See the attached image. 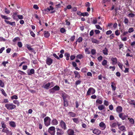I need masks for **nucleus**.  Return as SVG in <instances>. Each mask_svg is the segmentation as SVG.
<instances>
[{"instance_id": "nucleus-44", "label": "nucleus", "mask_w": 135, "mask_h": 135, "mask_svg": "<svg viewBox=\"0 0 135 135\" xmlns=\"http://www.w3.org/2000/svg\"><path fill=\"white\" fill-rule=\"evenodd\" d=\"M13 103L15 104H17L18 105L19 104V102L17 100H14L13 101Z\"/></svg>"}, {"instance_id": "nucleus-7", "label": "nucleus", "mask_w": 135, "mask_h": 135, "mask_svg": "<svg viewBox=\"0 0 135 135\" xmlns=\"http://www.w3.org/2000/svg\"><path fill=\"white\" fill-rule=\"evenodd\" d=\"M53 60L49 57H47L46 60V64L48 65H50L52 63Z\"/></svg>"}, {"instance_id": "nucleus-63", "label": "nucleus", "mask_w": 135, "mask_h": 135, "mask_svg": "<svg viewBox=\"0 0 135 135\" xmlns=\"http://www.w3.org/2000/svg\"><path fill=\"white\" fill-rule=\"evenodd\" d=\"M5 12L7 14H9L10 13V11L8 10L7 8L5 9Z\"/></svg>"}, {"instance_id": "nucleus-30", "label": "nucleus", "mask_w": 135, "mask_h": 135, "mask_svg": "<svg viewBox=\"0 0 135 135\" xmlns=\"http://www.w3.org/2000/svg\"><path fill=\"white\" fill-rule=\"evenodd\" d=\"M0 91L2 92V93L3 95L5 97L7 96V95L5 92V91L3 89H1Z\"/></svg>"}, {"instance_id": "nucleus-3", "label": "nucleus", "mask_w": 135, "mask_h": 135, "mask_svg": "<svg viewBox=\"0 0 135 135\" xmlns=\"http://www.w3.org/2000/svg\"><path fill=\"white\" fill-rule=\"evenodd\" d=\"M51 119L48 117H47L44 119V124L46 126H48L50 124Z\"/></svg>"}, {"instance_id": "nucleus-36", "label": "nucleus", "mask_w": 135, "mask_h": 135, "mask_svg": "<svg viewBox=\"0 0 135 135\" xmlns=\"http://www.w3.org/2000/svg\"><path fill=\"white\" fill-rule=\"evenodd\" d=\"M112 84L111 85V87L112 88V89L113 90H115L116 89V87L114 85V84L113 82L111 83Z\"/></svg>"}, {"instance_id": "nucleus-9", "label": "nucleus", "mask_w": 135, "mask_h": 135, "mask_svg": "<svg viewBox=\"0 0 135 135\" xmlns=\"http://www.w3.org/2000/svg\"><path fill=\"white\" fill-rule=\"evenodd\" d=\"M18 13L17 12H14L13 13L12 15V18L14 20L16 21H18Z\"/></svg>"}, {"instance_id": "nucleus-25", "label": "nucleus", "mask_w": 135, "mask_h": 135, "mask_svg": "<svg viewBox=\"0 0 135 135\" xmlns=\"http://www.w3.org/2000/svg\"><path fill=\"white\" fill-rule=\"evenodd\" d=\"M128 102L131 104L135 105V101L134 100H128Z\"/></svg>"}, {"instance_id": "nucleus-39", "label": "nucleus", "mask_w": 135, "mask_h": 135, "mask_svg": "<svg viewBox=\"0 0 135 135\" xmlns=\"http://www.w3.org/2000/svg\"><path fill=\"white\" fill-rule=\"evenodd\" d=\"M81 71L83 73H85L87 71V70L86 68H84L81 69Z\"/></svg>"}, {"instance_id": "nucleus-38", "label": "nucleus", "mask_w": 135, "mask_h": 135, "mask_svg": "<svg viewBox=\"0 0 135 135\" xmlns=\"http://www.w3.org/2000/svg\"><path fill=\"white\" fill-rule=\"evenodd\" d=\"M129 119V118H128ZM129 121L130 123L132 124H134V120L132 118L129 119Z\"/></svg>"}, {"instance_id": "nucleus-52", "label": "nucleus", "mask_w": 135, "mask_h": 135, "mask_svg": "<svg viewBox=\"0 0 135 135\" xmlns=\"http://www.w3.org/2000/svg\"><path fill=\"white\" fill-rule=\"evenodd\" d=\"M18 72L21 75H24L25 74V73L24 72L20 70H18Z\"/></svg>"}, {"instance_id": "nucleus-49", "label": "nucleus", "mask_w": 135, "mask_h": 135, "mask_svg": "<svg viewBox=\"0 0 135 135\" xmlns=\"http://www.w3.org/2000/svg\"><path fill=\"white\" fill-rule=\"evenodd\" d=\"M9 102L8 100L7 99H5L3 100V101L2 102V103H7Z\"/></svg>"}, {"instance_id": "nucleus-16", "label": "nucleus", "mask_w": 135, "mask_h": 135, "mask_svg": "<svg viewBox=\"0 0 135 135\" xmlns=\"http://www.w3.org/2000/svg\"><path fill=\"white\" fill-rule=\"evenodd\" d=\"M9 123V126L15 128L16 126V123L13 121H11Z\"/></svg>"}, {"instance_id": "nucleus-6", "label": "nucleus", "mask_w": 135, "mask_h": 135, "mask_svg": "<svg viewBox=\"0 0 135 135\" xmlns=\"http://www.w3.org/2000/svg\"><path fill=\"white\" fill-rule=\"evenodd\" d=\"M59 87L57 85H56L53 88L51 89L50 91L51 92L54 93L55 91L59 90Z\"/></svg>"}, {"instance_id": "nucleus-58", "label": "nucleus", "mask_w": 135, "mask_h": 135, "mask_svg": "<svg viewBox=\"0 0 135 135\" xmlns=\"http://www.w3.org/2000/svg\"><path fill=\"white\" fill-rule=\"evenodd\" d=\"M97 18H95L93 20V23L94 24H96L97 22Z\"/></svg>"}, {"instance_id": "nucleus-51", "label": "nucleus", "mask_w": 135, "mask_h": 135, "mask_svg": "<svg viewBox=\"0 0 135 135\" xmlns=\"http://www.w3.org/2000/svg\"><path fill=\"white\" fill-rule=\"evenodd\" d=\"M6 134L7 135H12V133L11 131L8 130Z\"/></svg>"}, {"instance_id": "nucleus-23", "label": "nucleus", "mask_w": 135, "mask_h": 135, "mask_svg": "<svg viewBox=\"0 0 135 135\" xmlns=\"http://www.w3.org/2000/svg\"><path fill=\"white\" fill-rule=\"evenodd\" d=\"M50 33L48 31H45L44 32V36L45 37H49L50 36Z\"/></svg>"}, {"instance_id": "nucleus-12", "label": "nucleus", "mask_w": 135, "mask_h": 135, "mask_svg": "<svg viewBox=\"0 0 135 135\" xmlns=\"http://www.w3.org/2000/svg\"><path fill=\"white\" fill-rule=\"evenodd\" d=\"M99 126L102 128V130H104L106 128L105 124L103 122H102L99 123Z\"/></svg>"}, {"instance_id": "nucleus-11", "label": "nucleus", "mask_w": 135, "mask_h": 135, "mask_svg": "<svg viewBox=\"0 0 135 135\" xmlns=\"http://www.w3.org/2000/svg\"><path fill=\"white\" fill-rule=\"evenodd\" d=\"M74 131L71 129H69L67 131V133L68 135H76L74 134Z\"/></svg>"}, {"instance_id": "nucleus-8", "label": "nucleus", "mask_w": 135, "mask_h": 135, "mask_svg": "<svg viewBox=\"0 0 135 135\" xmlns=\"http://www.w3.org/2000/svg\"><path fill=\"white\" fill-rule=\"evenodd\" d=\"M56 129L57 130L56 134L57 135H61L63 134L64 132L62 129L59 128H56Z\"/></svg>"}, {"instance_id": "nucleus-5", "label": "nucleus", "mask_w": 135, "mask_h": 135, "mask_svg": "<svg viewBox=\"0 0 135 135\" xmlns=\"http://www.w3.org/2000/svg\"><path fill=\"white\" fill-rule=\"evenodd\" d=\"M60 125L61 127L64 130L66 129V127L65 123L63 120H61L60 123Z\"/></svg>"}, {"instance_id": "nucleus-59", "label": "nucleus", "mask_w": 135, "mask_h": 135, "mask_svg": "<svg viewBox=\"0 0 135 135\" xmlns=\"http://www.w3.org/2000/svg\"><path fill=\"white\" fill-rule=\"evenodd\" d=\"M85 6L87 7H89L90 5V3L89 2H86L85 4Z\"/></svg>"}, {"instance_id": "nucleus-41", "label": "nucleus", "mask_w": 135, "mask_h": 135, "mask_svg": "<svg viewBox=\"0 0 135 135\" xmlns=\"http://www.w3.org/2000/svg\"><path fill=\"white\" fill-rule=\"evenodd\" d=\"M11 98L12 99H17L18 98L17 96L16 95H14L12 96V97H11Z\"/></svg>"}, {"instance_id": "nucleus-48", "label": "nucleus", "mask_w": 135, "mask_h": 135, "mask_svg": "<svg viewBox=\"0 0 135 135\" xmlns=\"http://www.w3.org/2000/svg\"><path fill=\"white\" fill-rule=\"evenodd\" d=\"M134 31V30L133 28H129L128 31V32L129 33H131Z\"/></svg>"}, {"instance_id": "nucleus-24", "label": "nucleus", "mask_w": 135, "mask_h": 135, "mask_svg": "<svg viewBox=\"0 0 135 135\" xmlns=\"http://www.w3.org/2000/svg\"><path fill=\"white\" fill-rule=\"evenodd\" d=\"M50 83H48L43 86L42 87L46 89H48L49 88V87L50 86Z\"/></svg>"}, {"instance_id": "nucleus-26", "label": "nucleus", "mask_w": 135, "mask_h": 135, "mask_svg": "<svg viewBox=\"0 0 135 135\" xmlns=\"http://www.w3.org/2000/svg\"><path fill=\"white\" fill-rule=\"evenodd\" d=\"M1 17L2 18L5 19L6 20H10V17H8L7 16L3 15H1Z\"/></svg>"}, {"instance_id": "nucleus-31", "label": "nucleus", "mask_w": 135, "mask_h": 135, "mask_svg": "<svg viewBox=\"0 0 135 135\" xmlns=\"http://www.w3.org/2000/svg\"><path fill=\"white\" fill-rule=\"evenodd\" d=\"M107 61L106 60H104L102 62V64L103 66H105L107 65Z\"/></svg>"}, {"instance_id": "nucleus-57", "label": "nucleus", "mask_w": 135, "mask_h": 135, "mask_svg": "<svg viewBox=\"0 0 135 135\" xmlns=\"http://www.w3.org/2000/svg\"><path fill=\"white\" fill-rule=\"evenodd\" d=\"M122 40L123 41H126L127 40V38L126 37H123L122 36H121Z\"/></svg>"}, {"instance_id": "nucleus-14", "label": "nucleus", "mask_w": 135, "mask_h": 135, "mask_svg": "<svg viewBox=\"0 0 135 135\" xmlns=\"http://www.w3.org/2000/svg\"><path fill=\"white\" fill-rule=\"evenodd\" d=\"M58 123V121L55 119H53L52 121L51 124L53 125H56Z\"/></svg>"}, {"instance_id": "nucleus-62", "label": "nucleus", "mask_w": 135, "mask_h": 135, "mask_svg": "<svg viewBox=\"0 0 135 135\" xmlns=\"http://www.w3.org/2000/svg\"><path fill=\"white\" fill-rule=\"evenodd\" d=\"M115 35L117 36H118L120 34V32H119V31L118 30H117L115 31Z\"/></svg>"}, {"instance_id": "nucleus-33", "label": "nucleus", "mask_w": 135, "mask_h": 135, "mask_svg": "<svg viewBox=\"0 0 135 135\" xmlns=\"http://www.w3.org/2000/svg\"><path fill=\"white\" fill-rule=\"evenodd\" d=\"M118 65L119 68L122 70H123V65L122 64L120 63L119 62H118Z\"/></svg>"}, {"instance_id": "nucleus-22", "label": "nucleus", "mask_w": 135, "mask_h": 135, "mask_svg": "<svg viewBox=\"0 0 135 135\" xmlns=\"http://www.w3.org/2000/svg\"><path fill=\"white\" fill-rule=\"evenodd\" d=\"M91 41L92 42L95 44H98L100 43V41L94 38H91Z\"/></svg>"}, {"instance_id": "nucleus-4", "label": "nucleus", "mask_w": 135, "mask_h": 135, "mask_svg": "<svg viewBox=\"0 0 135 135\" xmlns=\"http://www.w3.org/2000/svg\"><path fill=\"white\" fill-rule=\"evenodd\" d=\"M95 92V90L93 88H90L88 90L87 93V95H90L94 94Z\"/></svg>"}, {"instance_id": "nucleus-50", "label": "nucleus", "mask_w": 135, "mask_h": 135, "mask_svg": "<svg viewBox=\"0 0 135 135\" xmlns=\"http://www.w3.org/2000/svg\"><path fill=\"white\" fill-rule=\"evenodd\" d=\"M18 45L19 47H21L22 46V44L21 42H18Z\"/></svg>"}, {"instance_id": "nucleus-42", "label": "nucleus", "mask_w": 135, "mask_h": 135, "mask_svg": "<svg viewBox=\"0 0 135 135\" xmlns=\"http://www.w3.org/2000/svg\"><path fill=\"white\" fill-rule=\"evenodd\" d=\"M71 8H72V6H71V5H68V6H67L66 8H65V9H64L65 11L67 9H70Z\"/></svg>"}, {"instance_id": "nucleus-17", "label": "nucleus", "mask_w": 135, "mask_h": 135, "mask_svg": "<svg viewBox=\"0 0 135 135\" xmlns=\"http://www.w3.org/2000/svg\"><path fill=\"white\" fill-rule=\"evenodd\" d=\"M119 116L123 120H124L126 117V115L123 113L120 114Z\"/></svg>"}, {"instance_id": "nucleus-29", "label": "nucleus", "mask_w": 135, "mask_h": 135, "mask_svg": "<svg viewBox=\"0 0 135 135\" xmlns=\"http://www.w3.org/2000/svg\"><path fill=\"white\" fill-rule=\"evenodd\" d=\"M80 15H81L83 16H88L89 15V13L87 12H86L84 13H81V12H80Z\"/></svg>"}, {"instance_id": "nucleus-64", "label": "nucleus", "mask_w": 135, "mask_h": 135, "mask_svg": "<svg viewBox=\"0 0 135 135\" xmlns=\"http://www.w3.org/2000/svg\"><path fill=\"white\" fill-rule=\"evenodd\" d=\"M23 18V16L22 15H18V18L19 19H22Z\"/></svg>"}, {"instance_id": "nucleus-13", "label": "nucleus", "mask_w": 135, "mask_h": 135, "mask_svg": "<svg viewBox=\"0 0 135 135\" xmlns=\"http://www.w3.org/2000/svg\"><path fill=\"white\" fill-rule=\"evenodd\" d=\"M93 132L94 133L97 135L100 134L101 133V131L97 129H95L93 131Z\"/></svg>"}, {"instance_id": "nucleus-20", "label": "nucleus", "mask_w": 135, "mask_h": 135, "mask_svg": "<svg viewBox=\"0 0 135 135\" xmlns=\"http://www.w3.org/2000/svg\"><path fill=\"white\" fill-rule=\"evenodd\" d=\"M68 115L72 117H75L76 114L73 112H69L68 113Z\"/></svg>"}, {"instance_id": "nucleus-32", "label": "nucleus", "mask_w": 135, "mask_h": 135, "mask_svg": "<svg viewBox=\"0 0 135 135\" xmlns=\"http://www.w3.org/2000/svg\"><path fill=\"white\" fill-rule=\"evenodd\" d=\"M76 57L77 59H81L83 57V56L82 55L80 54L77 55Z\"/></svg>"}, {"instance_id": "nucleus-61", "label": "nucleus", "mask_w": 135, "mask_h": 135, "mask_svg": "<svg viewBox=\"0 0 135 135\" xmlns=\"http://www.w3.org/2000/svg\"><path fill=\"white\" fill-rule=\"evenodd\" d=\"M82 38L81 37H79L77 41L79 42H80L82 41Z\"/></svg>"}, {"instance_id": "nucleus-28", "label": "nucleus", "mask_w": 135, "mask_h": 135, "mask_svg": "<svg viewBox=\"0 0 135 135\" xmlns=\"http://www.w3.org/2000/svg\"><path fill=\"white\" fill-rule=\"evenodd\" d=\"M108 50L106 48H105L104 49L103 51V54L105 55H107Z\"/></svg>"}, {"instance_id": "nucleus-2", "label": "nucleus", "mask_w": 135, "mask_h": 135, "mask_svg": "<svg viewBox=\"0 0 135 135\" xmlns=\"http://www.w3.org/2000/svg\"><path fill=\"white\" fill-rule=\"evenodd\" d=\"M48 131L51 135H55V127L54 126L50 127L48 129Z\"/></svg>"}, {"instance_id": "nucleus-53", "label": "nucleus", "mask_w": 135, "mask_h": 135, "mask_svg": "<svg viewBox=\"0 0 135 135\" xmlns=\"http://www.w3.org/2000/svg\"><path fill=\"white\" fill-rule=\"evenodd\" d=\"M91 53L92 55H94L96 53V50L94 49L91 50Z\"/></svg>"}, {"instance_id": "nucleus-40", "label": "nucleus", "mask_w": 135, "mask_h": 135, "mask_svg": "<svg viewBox=\"0 0 135 135\" xmlns=\"http://www.w3.org/2000/svg\"><path fill=\"white\" fill-rule=\"evenodd\" d=\"M8 128L6 127L5 128H3L2 130V132L7 133L8 131Z\"/></svg>"}, {"instance_id": "nucleus-1", "label": "nucleus", "mask_w": 135, "mask_h": 135, "mask_svg": "<svg viewBox=\"0 0 135 135\" xmlns=\"http://www.w3.org/2000/svg\"><path fill=\"white\" fill-rule=\"evenodd\" d=\"M5 107L9 110H12L16 108V106L13 103H7L5 105Z\"/></svg>"}, {"instance_id": "nucleus-21", "label": "nucleus", "mask_w": 135, "mask_h": 135, "mask_svg": "<svg viewBox=\"0 0 135 135\" xmlns=\"http://www.w3.org/2000/svg\"><path fill=\"white\" fill-rule=\"evenodd\" d=\"M54 9L53 8V7L51 6L49 8H48L47 9H45L44 10H42V11H43V12L44 11H47V12L51 10H53Z\"/></svg>"}, {"instance_id": "nucleus-45", "label": "nucleus", "mask_w": 135, "mask_h": 135, "mask_svg": "<svg viewBox=\"0 0 135 135\" xmlns=\"http://www.w3.org/2000/svg\"><path fill=\"white\" fill-rule=\"evenodd\" d=\"M2 127L3 128H6V125L4 124V122H2L1 123Z\"/></svg>"}, {"instance_id": "nucleus-60", "label": "nucleus", "mask_w": 135, "mask_h": 135, "mask_svg": "<svg viewBox=\"0 0 135 135\" xmlns=\"http://www.w3.org/2000/svg\"><path fill=\"white\" fill-rule=\"evenodd\" d=\"M53 56L55 58H56L58 59H59V57L58 56L56 55V54L55 53H54L53 54Z\"/></svg>"}, {"instance_id": "nucleus-15", "label": "nucleus", "mask_w": 135, "mask_h": 135, "mask_svg": "<svg viewBox=\"0 0 135 135\" xmlns=\"http://www.w3.org/2000/svg\"><path fill=\"white\" fill-rule=\"evenodd\" d=\"M118 128L120 130L123 132H125L126 131L125 127L124 126L119 127Z\"/></svg>"}, {"instance_id": "nucleus-54", "label": "nucleus", "mask_w": 135, "mask_h": 135, "mask_svg": "<svg viewBox=\"0 0 135 135\" xmlns=\"http://www.w3.org/2000/svg\"><path fill=\"white\" fill-rule=\"evenodd\" d=\"M115 66H110L109 67V69H111L112 71H114L115 69Z\"/></svg>"}, {"instance_id": "nucleus-43", "label": "nucleus", "mask_w": 135, "mask_h": 135, "mask_svg": "<svg viewBox=\"0 0 135 135\" xmlns=\"http://www.w3.org/2000/svg\"><path fill=\"white\" fill-rule=\"evenodd\" d=\"M96 103L99 104H101L102 103V100L99 99H98L96 101Z\"/></svg>"}, {"instance_id": "nucleus-37", "label": "nucleus", "mask_w": 135, "mask_h": 135, "mask_svg": "<svg viewBox=\"0 0 135 135\" xmlns=\"http://www.w3.org/2000/svg\"><path fill=\"white\" fill-rule=\"evenodd\" d=\"M63 99H64V105L65 106L67 107L68 105V102L64 98H63Z\"/></svg>"}, {"instance_id": "nucleus-10", "label": "nucleus", "mask_w": 135, "mask_h": 135, "mask_svg": "<svg viewBox=\"0 0 135 135\" xmlns=\"http://www.w3.org/2000/svg\"><path fill=\"white\" fill-rule=\"evenodd\" d=\"M110 59L113 65H114L117 64L118 60L116 58L112 57Z\"/></svg>"}, {"instance_id": "nucleus-46", "label": "nucleus", "mask_w": 135, "mask_h": 135, "mask_svg": "<svg viewBox=\"0 0 135 135\" xmlns=\"http://www.w3.org/2000/svg\"><path fill=\"white\" fill-rule=\"evenodd\" d=\"M85 51L86 53L88 54H89L90 53V52L89 51L88 49L87 48H86L85 49Z\"/></svg>"}, {"instance_id": "nucleus-35", "label": "nucleus", "mask_w": 135, "mask_h": 135, "mask_svg": "<svg viewBox=\"0 0 135 135\" xmlns=\"http://www.w3.org/2000/svg\"><path fill=\"white\" fill-rule=\"evenodd\" d=\"M4 83L2 80H0V86L2 88H3L4 86Z\"/></svg>"}, {"instance_id": "nucleus-47", "label": "nucleus", "mask_w": 135, "mask_h": 135, "mask_svg": "<svg viewBox=\"0 0 135 135\" xmlns=\"http://www.w3.org/2000/svg\"><path fill=\"white\" fill-rule=\"evenodd\" d=\"M95 27H96V28L100 30H102V27H101L98 25H96Z\"/></svg>"}, {"instance_id": "nucleus-19", "label": "nucleus", "mask_w": 135, "mask_h": 135, "mask_svg": "<svg viewBox=\"0 0 135 135\" xmlns=\"http://www.w3.org/2000/svg\"><path fill=\"white\" fill-rule=\"evenodd\" d=\"M74 73L75 75V78H77L78 79L80 78V76L79 73L77 71H75Z\"/></svg>"}, {"instance_id": "nucleus-34", "label": "nucleus", "mask_w": 135, "mask_h": 135, "mask_svg": "<svg viewBox=\"0 0 135 135\" xmlns=\"http://www.w3.org/2000/svg\"><path fill=\"white\" fill-rule=\"evenodd\" d=\"M73 120L74 122L76 123H78L79 122L78 119L77 118H73Z\"/></svg>"}, {"instance_id": "nucleus-27", "label": "nucleus", "mask_w": 135, "mask_h": 135, "mask_svg": "<svg viewBox=\"0 0 135 135\" xmlns=\"http://www.w3.org/2000/svg\"><path fill=\"white\" fill-rule=\"evenodd\" d=\"M98 109L100 110H102L105 108V106L103 105H100L98 107Z\"/></svg>"}, {"instance_id": "nucleus-18", "label": "nucleus", "mask_w": 135, "mask_h": 135, "mask_svg": "<svg viewBox=\"0 0 135 135\" xmlns=\"http://www.w3.org/2000/svg\"><path fill=\"white\" fill-rule=\"evenodd\" d=\"M122 108L120 106H119L117 108L116 111L117 112L119 113L122 111Z\"/></svg>"}, {"instance_id": "nucleus-55", "label": "nucleus", "mask_w": 135, "mask_h": 135, "mask_svg": "<svg viewBox=\"0 0 135 135\" xmlns=\"http://www.w3.org/2000/svg\"><path fill=\"white\" fill-rule=\"evenodd\" d=\"M33 7L34 9H37L39 8L38 6H37V5L36 4L34 5L33 6Z\"/></svg>"}, {"instance_id": "nucleus-56", "label": "nucleus", "mask_w": 135, "mask_h": 135, "mask_svg": "<svg viewBox=\"0 0 135 135\" xmlns=\"http://www.w3.org/2000/svg\"><path fill=\"white\" fill-rule=\"evenodd\" d=\"M30 33L31 34V35L33 37H35V34L33 32L31 31H30Z\"/></svg>"}]
</instances>
